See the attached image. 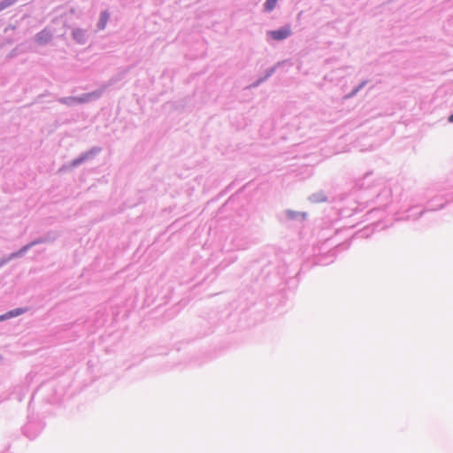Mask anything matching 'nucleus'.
Instances as JSON below:
<instances>
[{"label":"nucleus","instance_id":"nucleus-7","mask_svg":"<svg viewBox=\"0 0 453 453\" xmlns=\"http://www.w3.org/2000/svg\"><path fill=\"white\" fill-rule=\"evenodd\" d=\"M72 35L73 40L80 44H84L87 42L86 31L82 28H74Z\"/></svg>","mask_w":453,"mask_h":453},{"label":"nucleus","instance_id":"nucleus-2","mask_svg":"<svg viewBox=\"0 0 453 453\" xmlns=\"http://www.w3.org/2000/svg\"><path fill=\"white\" fill-rule=\"evenodd\" d=\"M391 202V190L388 187H384L380 192L377 195L374 203L377 207L373 208L370 213L376 210L385 209Z\"/></svg>","mask_w":453,"mask_h":453},{"label":"nucleus","instance_id":"nucleus-17","mask_svg":"<svg viewBox=\"0 0 453 453\" xmlns=\"http://www.w3.org/2000/svg\"><path fill=\"white\" fill-rule=\"evenodd\" d=\"M277 1L278 0H266L264 4L265 11L268 12H272L275 8Z\"/></svg>","mask_w":453,"mask_h":453},{"label":"nucleus","instance_id":"nucleus-24","mask_svg":"<svg viewBox=\"0 0 453 453\" xmlns=\"http://www.w3.org/2000/svg\"><path fill=\"white\" fill-rule=\"evenodd\" d=\"M449 122L453 123V113L449 117Z\"/></svg>","mask_w":453,"mask_h":453},{"label":"nucleus","instance_id":"nucleus-9","mask_svg":"<svg viewBox=\"0 0 453 453\" xmlns=\"http://www.w3.org/2000/svg\"><path fill=\"white\" fill-rule=\"evenodd\" d=\"M372 180V173H366L363 179L359 180L357 183V187L360 189H366L370 188V184Z\"/></svg>","mask_w":453,"mask_h":453},{"label":"nucleus","instance_id":"nucleus-10","mask_svg":"<svg viewBox=\"0 0 453 453\" xmlns=\"http://www.w3.org/2000/svg\"><path fill=\"white\" fill-rule=\"evenodd\" d=\"M309 200L311 203H323L327 200L326 195L324 193V191L319 190L318 192L313 193L309 196Z\"/></svg>","mask_w":453,"mask_h":453},{"label":"nucleus","instance_id":"nucleus-4","mask_svg":"<svg viewBox=\"0 0 453 453\" xmlns=\"http://www.w3.org/2000/svg\"><path fill=\"white\" fill-rule=\"evenodd\" d=\"M292 35L291 27L289 25L281 27L277 30L267 31L266 35L274 41H283Z\"/></svg>","mask_w":453,"mask_h":453},{"label":"nucleus","instance_id":"nucleus-14","mask_svg":"<svg viewBox=\"0 0 453 453\" xmlns=\"http://www.w3.org/2000/svg\"><path fill=\"white\" fill-rule=\"evenodd\" d=\"M368 81H363L350 93L344 96V99H350L357 95V93L367 84Z\"/></svg>","mask_w":453,"mask_h":453},{"label":"nucleus","instance_id":"nucleus-19","mask_svg":"<svg viewBox=\"0 0 453 453\" xmlns=\"http://www.w3.org/2000/svg\"><path fill=\"white\" fill-rule=\"evenodd\" d=\"M25 254H23V252L21 251V250H19L18 251L16 252H12L11 253L8 257H7V260L10 262L11 260L14 259V258H17V257H23Z\"/></svg>","mask_w":453,"mask_h":453},{"label":"nucleus","instance_id":"nucleus-1","mask_svg":"<svg viewBox=\"0 0 453 453\" xmlns=\"http://www.w3.org/2000/svg\"><path fill=\"white\" fill-rule=\"evenodd\" d=\"M425 197L427 199L428 209H423L418 213H411L415 207L409 208L405 219L416 220L426 211H437L442 209L448 203L453 202V172L434 186L426 190Z\"/></svg>","mask_w":453,"mask_h":453},{"label":"nucleus","instance_id":"nucleus-15","mask_svg":"<svg viewBox=\"0 0 453 453\" xmlns=\"http://www.w3.org/2000/svg\"><path fill=\"white\" fill-rule=\"evenodd\" d=\"M54 240H55V237H50V235H45V236H42V237H39L37 239H35L34 241L31 242V244L34 247L35 245H38V244H41V243L49 242H52Z\"/></svg>","mask_w":453,"mask_h":453},{"label":"nucleus","instance_id":"nucleus-16","mask_svg":"<svg viewBox=\"0 0 453 453\" xmlns=\"http://www.w3.org/2000/svg\"><path fill=\"white\" fill-rule=\"evenodd\" d=\"M21 313H23L22 309H20V308L15 309V310L8 311L5 315L1 316L0 319L13 318V317L20 315Z\"/></svg>","mask_w":453,"mask_h":453},{"label":"nucleus","instance_id":"nucleus-12","mask_svg":"<svg viewBox=\"0 0 453 453\" xmlns=\"http://www.w3.org/2000/svg\"><path fill=\"white\" fill-rule=\"evenodd\" d=\"M125 75V73H119L115 76H112L107 82L102 84L100 88H104V91L110 88L111 86H113L115 83L120 81Z\"/></svg>","mask_w":453,"mask_h":453},{"label":"nucleus","instance_id":"nucleus-11","mask_svg":"<svg viewBox=\"0 0 453 453\" xmlns=\"http://www.w3.org/2000/svg\"><path fill=\"white\" fill-rule=\"evenodd\" d=\"M110 19V13L108 11H104L100 13L99 20L97 22V28L99 30H104L107 25V22Z\"/></svg>","mask_w":453,"mask_h":453},{"label":"nucleus","instance_id":"nucleus-20","mask_svg":"<svg viewBox=\"0 0 453 453\" xmlns=\"http://www.w3.org/2000/svg\"><path fill=\"white\" fill-rule=\"evenodd\" d=\"M279 65H280V63H278L276 65H274L265 71V74L264 76L265 78V80H267L269 77H271L275 73L277 66Z\"/></svg>","mask_w":453,"mask_h":453},{"label":"nucleus","instance_id":"nucleus-23","mask_svg":"<svg viewBox=\"0 0 453 453\" xmlns=\"http://www.w3.org/2000/svg\"><path fill=\"white\" fill-rule=\"evenodd\" d=\"M9 261L7 260V257L5 258H3L0 260V267L3 266L4 265L7 264Z\"/></svg>","mask_w":453,"mask_h":453},{"label":"nucleus","instance_id":"nucleus-13","mask_svg":"<svg viewBox=\"0 0 453 453\" xmlns=\"http://www.w3.org/2000/svg\"><path fill=\"white\" fill-rule=\"evenodd\" d=\"M58 102L70 107L78 104L76 96L59 97Z\"/></svg>","mask_w":453,"mask_h":453},{"label":"nucleus","instance_id":"nucleus-8","mask_svg":"<svg viewBox=\"0 0 453 453\" xmlns=\"http://www.w3.org/2000/svg\"><path fill=\"white\" fill-rule=\"evenodd\" d=\"M285 214H286V217L288 219H291V220L303 221L306 218V213L305 212L295 211H292V210H287L285 211Z\"/></svg>","mask_w":453,"mask_h":453},{"label":"nucleus","instance_id":"nucleus-18","mask_svg":"<svg viewBox=\"0 0 453 453\" xmlns=\"http://www.w3.org/2000/svg\"><path fill=\"white\" fill-rule=\"evenodd\" d=\"M18 0H2L0 2V12L14 4Z\"/></svg>","mask_w":453,"mask_h":453},{"label":"nucleus","instance_id":"nucleus-25","mask_svg":"<svg viewBox=\"0 0 453 453\" xmlns=\"http://www.w3.org/2000/svg\"><path fill=\"white\" fill-rule=\"evenodd\" d=\"M334 254H335V252H334V251H332V252H330L329 257H334Z\"/></svg>","mask_w":453,"mask_h":453},{"label":"nucleus","instance_id":"nucleus-6","mask_svg":"<svg viewBox=\"0 0 453 453\" xmlns=\"http://www.w3.org/2000/svg\"><path fill=\"white\" fill-rule=\"evenodd\" d=\"M51 38L52 33L50 30L44 28L35 35V41L39 45H45L51 40Z\"/></svg>","mask_w":453,"mask_h":453},{"label":"nucleus","instance_id":"nucleus-22","mask_svg":"<svg viewBox=\"0 0 453 453\" xmlns=\"http://www.w3.org/2000/svg\"><path fill=\"white\" fill-rule=\"evenodd\" d=\"M31 248H33L31 242L26 245H24L20 250L23 254H26Z\"/></svg>","mask_w":453,"mask_h":453},{"label":"nucleus","instance_id":"nucleus-21","mask_svg":"<svg viewBox=\"0 0 453 453\" xmlns=\"http://www.w3.org/2000/svg\"><path fill=\"white\" fill-rule=\"evenodd\" d=\"M265 78L263 76V77H260L258 78L255 82H253L251 85H250V88H257L258 87L261 83H263L264 81H265Z\"/></svg>","mask_w":453,"mask_h":453},{"label":"nucleus","instance_id":"nucleus-5","mask_svg":"<svg viewBox=\"0 0 453 453\" xmlns=\"http://www.w3.org/2000/svg\"><path fill=\"white\" fill-rule=\"evenodd\" d=\"M104 93V88H99L92 92L85 93L76 96L77 104H82L98 100Z\"/></svg>","mask_w":453,"mask_h":453},{"label":"nucleus","instance_id":"nucleus-3","mask_svg":"<svg viewBox=\"0 0 453 453\" xmlns=\"http://www.w3.org/2000/svg\"><path fill=\"white\" fill-rule=\"evenodd\" d=\"M101 151L100 147H93L86 152L81 153L78 157L74 158L71 163L72 168L78 167L86 161L93 159Z\"/></svg>","mask_w":453,"mask_h":453}]
</instances>
